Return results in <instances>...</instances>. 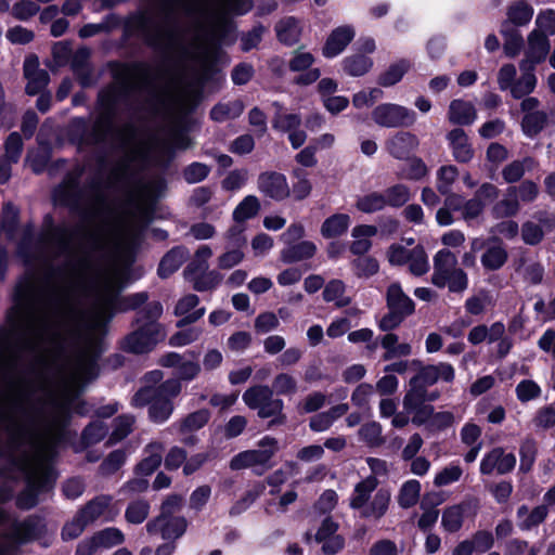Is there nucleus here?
<instances>
[{"instance_id":"nucleus-1","label":"nucleus","mask_w":555,"mask_h":555,"mask_svg":"<svg viewBox=\"0 0 555 555\" xmlns=\"http://www.w3.org/2000/svg\"><path fill=\"white\" fill-rule=\"evenodd\" d=\"M18 300L0 327V431L15 449L14 465L27 480L17 496L22 509L34 507L41 491L55 479L51 467L54 448L62 437L69 403L80 387L95 377L92 344L78 349L59 369L60 398H51L38 411L29 406L35 384L46 377L52 353L62 335L76 321L77 311L66 289L55 281H31L18 291Z\"/></svg>"},{"instance_id":"nucleus-2","label":"nucleus","mask_w":555,"mask_h":555,"mask_svg":"<svg viewBox=\"0 0 555 555\" xmlns=\"http://www.w3.org/2000/svg\"><path fill=\"white\" fill-rule=\"evenodd\" d=\"M82 173L83 169L76 167L54 190L53 196L57 204L78 212L87 224L77 228L65 224L51 228L43 235L42 243L55 256L65 258L62 273L67 279L77 282L91 280L90 306L83 313V321L94 334L102 330L115 310L137 309L147 301L149 296L142 292L118 298L124 270L115 264L99 270L82 250V247L100 250L108 242L105 225L92 224L107 208L102 178L95 176L86 185L80 186L79 180Z\"/></svg>"},{"instance_id":"nucleus-3","label":"nucleus","mask_w":555,"mask_h":555,"mask_svg":"<svg viewBox=\"0 0 555 555\" xmlns=\"http://www.w3.org/2000/svg\"><path fill=\"white\" fill-rule=\"evenodd\" d=\"M378 480L369 476L358 482L349 498L350 508L358 511L361 518L379 520L388 512L391 492L386 488L376 490Z\"/></svg>"},{"instance_id":"nucleus-4","label":"nucleus","mask_w":555,"mask_h":555,"mask_svg":"<svg viewBox=\"0 0 555 555\" xmlns=\"http://www.w3.org/2000/svg\"><path fill=\"white\" fill-rule=\"evenodd\" d=\"M430 282L438 288L462 294L468 288V275L459 267L456 255L448 248L439 249L433 258Z\"/></svg>"},{"instance_id":"nucleus-5","label":"nucleus","mask_w":555,"mask_h":555,"mask_svg":"<svg viewBox=\"0 0 555 555\" xmlns=\"http://www.w3.org/2000/svg\"><path fill=\"white\" fill-rule=\"evenodd\" d=\"M257 447V449L245 450L234 455L229 467L232 470L251 469L258 476L271 469L272 459L279 451L278 440L266 436L258 441Z\"/></svg>"},{"instance_id":"nucleus-6","label":"nucleus","mask_w":555,"mask_h":555,"mask_svg":"<svg viewBox=\"0 0 555 555\" xmlns=\"http://www.w3.org/2000/svg\"><path fill=\"white\" fill-rule=\"evenodd\" d=\"M242 398L249 409L257 410L259 417L275 416L271 421V425H282L286 422V416L283 414L284 403L281 399L274 398L273 390L269 386L256 385L249 387Z\"/></svg>"},{"instance_id":"nucleus-7","label":"nucleus","mask_w":555,"mask_h":555,"mask_svg":"<svg viewBox=\"0 0 555 555\" xmlns=\"http://www.w3.org/2000/svg\"><path fill=\"white\" fill-rule=\"evenodd\" d=\"M387 259L392 266L408 264L409 272L415 276H422L429 271L427 253L423 245L417 244L412 248L399 244H392L387 249Z\"/></svg>"},{"instance_id":"nucleus-8","label":"nucleus","mask_w":555,"mask_h":555,"mask_svg":"<svg viewBox=\"0 0 555 555\" xmlns=\"http://www.w3.org/2000/svg\"><path fill=\"white\" fill-rule=\"evenodd\" d=\"M165 337L164 327L157 322H145L127 335L121 341V348L131 353L151 351Z\"/></svg>"},{"instance_id":"nucleus-9","label":"nucleus","mask_w":555,"mask_h":555,"mask_svg":"<svg viewBox=\"0 0 555 555\" xmlns=\"http://www.w3.org/2000/svg\"><path fill=\"white\" fill-rule=\"evenodd\" d=\"M467 340L477 346L482 343L496 345V354L499 358H504L508 354L513 347V340L506 335V328L503 322H494L490 326L486 324H478L470 328L467 334Z\"/></svg>"},{"instance_id":"nucleus-10","label":"nucleus","mask_w":555,"mask_h":555,"mask_svg":"<svg viewBox=\"0 0 555 555\" xmlns=\"http://www.w3.org/2000/svg\"><path fill=\"white\" fill-rule=\"evenodd\" d=\"M372 119L379 127L401 128L413 126L416 121V114L399 104L383 103L372 111Z\"/></svg>"},{"instance_id":"nucleus-11","label":"nucleus","mask_w":555,"mask_h":555,"mask_svg":"<svg viewBox=\"0 0 555 555\" xmlns=\"http://www.w3.org/2000/svg\"><path fill=\"white\" fill-rule=\"evenodd\" d=\"M412 365L417 367L416 374L410 379L409 385L427 389L437 382L452 383L455 378V370L448 362L424 365L420 360H412Z\"/></svg>"},{"instance_id":"nucleus-12","label":"nucleus","mask_w":555,"mask_h":555,"mask_svg":"<svg viewBox=\"0 0 555 555\" xmlns=\"http://www.w3.org/2000/svg\"><path fill=\"white\" fill-rule=\"evenodd\" d=\"M188 520L183 516L158 515L151 519L145 528L151 535H160L165 541L175 542L188 529Z\"/></svg>"},{"instance_id":"nucleus-13","label":"nucleus","mask_w":555,"mask_h":555,"mask_svg":"<svg viewBox=\"0 0 555 555\" xmlns=\"http://www.w3.org/2000/svg\"><path fill=\"white\" fill-rule=\"evenodd\" d=\"M257 189L264 196L275 202L289 197L291 188L285 175L278 171H263L257 178Z\"/></svg>"},{"instance_id":"nucleus-14","label":"nucleus","mask_w":555,"mask_h":555,"mask_svg":"<svg viewBox=\"0 0 555 555\" xmlns=\"http://www.w3.org/2000/svg\"><path fill=\"white\" fill-rule=\"evenodd\" d=\"M274 106L278 108L273 120L272 127L279 131L288 133V140L294 149L300 147L307 139V134L300 129L301 117L298 114H288L281 112L282 106L275 102Z\"/></svg>"},{"instance_id":"nucleus-15","label":"nucleus","mask_w":555,"mask_h":555,"mask_svg":"<svg viewBox=\"0 0 555 555\" xmlns=\"http://www.w3.org/2000/svg\"><path fill=\"white\" fill-rule=\"evenodd\" d=\"M192 359L186 360L178 352H168L159 358V365L164 367H176L178 379L181 382H191L198 377L202 371L199 362L196 360V353L189 351Z\"/></svg>"},{"instance_id":"nucleus-16","label":"nucleus","mask_w":555,"mask_h":555,"mask_svg":"<svg viewBox=\"0 0 555 555\" xmlns=\"http://www.w3.org/2000/svg\"><path fill=\"white\" fill-rule=\"evenodd\" d=\"M516 466V456L514 453L505 452L502 447H495L487 452L480 461V474L506 475Z\"/></svg>"},{"instance_id":"nucleus-17","label":"nucleus","mask_w":555,"mask_h":555,"mask_svg":"<svg viewBox=\"0 0 555 555\" xmlns=\"http://www.w3.org/2000/svg\"><path fill=\"white\" fill-rule=\"evenodd\" d=\"M313 63L314 56L310 52L297 49L292 53L288 61V67L292 72L301 73L294 80L296 85L309 86L320 78V69L311 68Z\"/></svg>"},{"instance_id":"nucleus-18","label":"nucleus","mask_w":555,"mask_h":555,"mask_svg":"<svg viewBox=\"0 0 555 555\" xmlns=\"http://www.w3.org/2000/svg\"><path fill=\"white\" fill-rule=\"evenodd\" d=\"M80 519H83L88 525L103 519L112 521L117 515V511L113 505V498L111 495L101 494L89 501L79 512Z\"/></svg>"},{"instance_id":"nucleus-19","label":"nucleus","mask_w":555,"mask_h":555,"mask_svg":"<svg viewBox=\"0 0 555 555\" xmlns=\"http://www.w3.org/2000/svg\"><path fill=\"white\" fill-rule=\"evenodd\" d=\"M155 69L147 63H132L121 72L122 85L126 89L149 88L154 80Z\"/></svg>"},{"instance_id":"nucleus-20","label":"nucleus","mask_w":555,"mask_h":555,"mask_svg":"<svg viewBox=\"0 0 555 555\" xmlns=\"http://www.w3.org/2000/svg\"><path fill=\"white\" fill-rule=\"evenodd\" d=\"M23 73L27 79L25 90L29 95L40 93L49 83V74L39 67V60L36 55H29L25 59Z\"/></svg>"},{"instance_id":"nucleus-21","label":"nucleus","mask_w":555,"mask_h":555,"mask_svg":"<svg viewBox=\"0 0 555 555\" xmlns=\"http://www.w3.org/2000/svg\"><path fill=\"white\" fill-rule=\"evenodd\" d=\"M42 529L41 519L30 516L23 521H15L5 538L13 543L24 544L37 539L41 534Z\"/></svg>"},{"instance_id":"nucleus-22","label":"nucleus","mask_w":555,"mask_h":555,"mask_svg":"<svg viewBox=\"0 0 555 555\" xmlns=\"http://www.w3.org/2000/svg\"><path fill=\"white\" fill-rule=\"evenodd\" d=\"M354 35V29L351 26H340L335 28L330 34L323 46V55L327 59L337 56L351 42Z\"/></svg>"},{"instance_id":"nucleus-23","label":"nucleus","mask_w":555,"mask_h":555,"mask_svg":"<svg viewBox=\"0 0 555 555\" xmlns=\"http://www.w3.org/2000/svg\"><path fill=\"white\" fill-rule=\"evenodd\" d=\"M508 253L498 237L489 238L480 257L482 267L488 271L500 270L507 261Z\"/></svg>"},{"instance_id":"nucleus-24","label":"nucleus","mask_w":555,"mask_h":555,"mask_svg":"<svg viewBox=\"0 0 555 555\" xmlns=\"http://www.w3.org/2000/svg\"><path fill=\"white\" fill-rule=\"evenodd\" d=\"M447 140L452 149V155L459 163H469L474 157V149L467 133L462 128L452 129L447 134Z\"/></svg>"},{"instance_id":"nucleus-25","label":"nucleus","mask_w":555,"mask_h":555,"mask_svg":"<svg viewBox=\"0 0 555 555\" xmlns=\"http://www.w3.org/2000/svg\"><path fill=\"white\" fill-rule=\"evenodd\" d=\"M550 48L551 44L547 36L539 30H532L528 36L526 57L521 62H528L531 66H535L545 60Z\"/></svg>"},{"instance_id":"nucleus-26","label":"nucleus","mask_w":555,"mask_h":555,"mask_svg":"<svg viewBox=\"0 0 555 555\" xmlns=\"http://www.w3.org/2000/svg\"><path fill=\"white\" fill-rule=\"evenodd\" d=\"M539 167V162L532 156H525L520 159H514L505 165L501 171L503 180L508 183L521 181L526 172L533 171Z\"/></svg>"},{"instance_id":"nucleus-27","label":"nucleus","mask_w":555,"mask_h":555,"mask_svg":"<svg viewBox=\"0 0 555 555\" xmlns=\"http://www.w3.org/2000/svg\"><path fill=\"white\" fill-rule=\"evenodd\" d=\"M555 124V111L546 113L535 111L525 114L521 120V130L528 138L537 137L546 126Z\"/></svg>"},{"instance_id":"nucleus-28","label":"nucleus","mask_w":555,"mask_h":555,"mask_svg":"<svg viewBox=\"0 0 555 555\" xmlns=\"http://www.w3.org/2000/svg\"><path fill=\"white\" fill-rule=\"evenodd\" d=\"M418 140L411 132L400 131L386 142L387 151L396 158H405L416 146Z\"/></svg>"},{"instance_id":"nucleus-29","label":"nucleus","mask_w":555,"mask_h":555,"mask_svg":"<svg viewBox=\"0 0 555 555\" xmlns=\"http://www.w3.org/2000/svg\"><path fill=\"white\" fill-rule=\"evenodd\" d=\"M199 302V299L194 294H189L182 297L176 305L175 314L183 317L179 322L178 326H184L199 320L205 314V308L196 309L192 311Z\"/></svg>"},{"instance_id":"nucleus-30","label":"nucleus","mask_w":555,"mask_h":555,"mask_svg":"<svg viewBox=\"0 0 555 555\" xmlns=\"http://www.w3.org/2000/svg\"><path fill=\"white\" fill-rule=\"evenodd\" d=\"M386 300L388 310H395L405 315L414 312L415 305L413 300L405 295L399 283H391L386 292Z\"/></svg>"},{"instance_id":"nucleus-31","label":"nucleus","mask_w":555,"mask_h":555,"mask_svg":"<svg viewBox=\"0 0 555 555\" xmlns=\"http://www.w3.org/2000/svg\"><path fill=\"white\" fill-rule=\"evenodd\" d=\"M377 234V228L371 224H359L356 225L351 231L352 242L349 246L350 251L353 255H364L371 247V237Z\"/></svg>"},{"instance_id":"nucleus-32","label":"nucleus","mask_w":555,"mask_h":555,"mask_svg":"<svg viewBox=\"0 0 555 555\" xmlns=\"http://www.w3.org/2000/svg\"><path fill=\"white\" fill-rule=\"evenodd\" d=\"M165 450L164 443L159 441H152L144 448V457L137 465V470L141 475L149 476L153 474L163 461V453Z\"/></svg>"},{"instance_id":"nucleus-33","label":"nucleus","mask_w":555,"mask_h":555,"mask_svg":"<svg viewBox=\"0 0 555 555\" xmlns=\"http://www.w3.org/2000/svg\"><path fill=\"white\" fill-rule=\"evenodd\" d=\"M317 253V245L311 241H301L291 246H285L280 253V259L284 263H295L312 258Z\"/></svg>"},{"instance_id":"nucleus-34","label":"nucleus","mask_w":555,"mask_h":555,"mask_svg":"<svg viewBox=\"0 0 555 555\" xmlns=\"http://www.w3.org/2000/svg\"><path fill=\"white\" fill-rule=\"evenodd\" d=\"M477 117L476 109L470 102L453 100L449 105L448 118L454 125H470Z\"/></svg>"},{"instance_id":"nucleus-35","label":"nucleus","mask_w":555,"mask_h":555,"mask_svg":"<svg viewBox=\"0 0 555 555\" xmlns=\"http://www.w3.org/2000/svg\"><path fill=\"white\" fill-rule=\"evenodd\" d=\"M351 218L347 214L338 212L327 217L321 224L320 233L324 238H335L347 233Z\"/></svg>"},{"instance_id":"nucleus-36","label":"nucleus","mask_w":555,"mask_h":555,"mask_svg":"<svg viewBox=\"0 0 555 555\" xmlns=\"http://www.w3.org/2000/svg\"><path fill=\"white\" fill-rule=\"evenodd\" d=\"M519 67L521 76L515 80L511 91V94L515 99L530 94L537 85V77L533 73L534 66H531L528 62H520Z\"/></svg>"},{"instance_id":"nucleus-37","label":"nucleus","mask_w":555,"mask_h":555,"mask_svg":"<svg viewBox=\"0 0 555 555\" xmlns=\"http://www.w3.org/2000/svg\"><path fill=\"white\" fill-rule=\"evenodd\" d=\"M380 346L385 349L383 360L389 361L396 358L409 357L412 354V346L409 343H399L398 335L387 333L379 338Z\"/></svg>"},{"instance_id":"nucleus-38","label":"nucleus","mask_w":555,"mask_h":555,"mask_svg":"<svg viewBox=\"0 0 555 555\" xmlns=\"http://www.w3.org/2000/svg\"><path fill=\"white\" fill-rule=\"evenodd\" d=\"M468 507L467 502H461L446 507L441 515V526L444 531L455 533L464 524V514Z\"/></svg>"},{"instance_id":"nucleus-39","label":"nucleus","mask_w":555,"mask_h":555,"mask_svg":"<svg viewBox=\"0 0 555 555\" xmlns=\"http://www.w3.org/2000/svg\"><path fill=\"white\" fill-rule=\"evenodd\" d=\"M189 257V250L185 247L178 246L170 249L160 260L158 266V275L166 279L177 271Z\"/></svg>"},{"instance_id":"nucleus-40","label":"nucleus","mask_w":555,"mask_h":555,"mask_svg":"<svg viewBox=\"0 0 555 555\" xmlns=\"http://www.w3.org/2000/svg\"><path fill=\"white\" fill-rule=\"evenodd\" d=\"M533 12V8L528 2L524 0L515 1L507 7L506 21L504 23L509 27H512V25L518 27L525 26L531 21Z\"/></svg>"},{"instance_id":"nucleus-41","label":"nucleus","mask_w":555,"mask_h":555,"mask_svg":"<svg viewBox=\"0 0 555 555\" xmlns=\"http://www.w3.org/2000/svg\"><path fill=\"white\" fill-rule=\"evenodd\" d=\"M548 514L546 505H539L529 509L527 505H521L517 509L519 527L524 530H530L542 524Z\"/></svg>"},{"instance_id":"nucleus-42","label":"nucleus","mask_w":555,"mask_h":555,"mask_svg":"<svg viewBox=\"0 0 555 555\" xmlns=\"http://www.w3.org/2000/svg\"><path fill=\"white\" fill-rule=\"evenodd\" d=\"M275 31L282 43L292 46L298 42L301 35V26L298 20L287 16L276 24Z\"/></svg>"},{"instance_id":"nucleus-43","label":"nucleus","mask_w":555,"mask_h":555,"mask_svg":"<svg viewBox=\"0 0 555 555\" xmlns=\"http://www.w3.org/2000/svg\"><path fill=\"white\" fill-rule=\"evenodd\" d=\"M210 418V412L206 409L197 410L193 413L188 414L181 421L172 425L181 435L196 431L203 428Z\"/></svg>"},{"instance_id":"nucleus-44","label":"nucleus","mask_w":555,"mask_h":555,"mask_svg":"<svg viewBox=\"0 0 555 555\" xmlns=\"http://www.w3.org/2000/svg\"><path fill=\"white\" fill-rule=\"evenodd\" d=\"M212 256V250L207 245H202L195 251L193 258L185 267L183 274L188 281H191L193 278L197 276L199 273H203L208 269V260Z\"/></svg>"},{"instance_id":"nucleus-45","label":"nucleus","mask_w":555,"mask_h":555,"mask_svg":"<svg viewBox=\"0 0 555 555\" xmlns=\"http://www.w3.org/2000/svg\"><path fill=\"white\" fill-rule=\"evenodd\" d=\"M323 299L327 302H334L338 308L346 307L351 302V299L346 296V285L340 280H332L325 285Z\"/></svg>"},{"instance_id":"nucleus-46","label":"nucleus","mask_w":555,"mask_h":555,"mask_svg":"<svg viewBox=\"0 0 555 555\" xmlns=\"http://www.w3.org/2000/svg\"><path fill=\"white\" fill-rule=\"evenodd\" d=\"M520 211L518 198L508 194V188L504 197L498 201L491 208V216L494 219H504L516 216Z\"/></svg>"},{"instance_id":"nucleus-47","label":"nucleus","mask_w":555,"mask_h":555,"mask_svg":"<svg viewBox=\"0 0 555 555\" xmlns=\"http://www.w3.org/2000/svg\"><path fill=\"white\" fill-rule=\"evenodd\" d=\"M421 495V483L418 480L410 479L400 487L397 501L400 507L410 508L414 506Z\"/></svg>"},{"instance_id":"nucleus-48","label":"nucleus","mask_w":555,"mask_h":555,"mask_svg":"<svg viewBox=\"0 0 555 555\" xmlns=\"http://www.w3.org/2000/svg\"><path fill=\"white\" fill-rule=\"evenodd\" d=\"M501 34L504 37L503 49L506 56L515 57L518 55L524 47V39L520 33L503 23Z\"/></svg>"},{"instance_id":"nucleus-49","label":"nucleus","mask_w":555,"mask_h":555,"mask_svg":"<svg viewBox=\"0 0 555 555\" xmlns=\"http://www.w3.org/2000/svg\"><path fill=\"white\" fill-rule=\"evenodd\" d=\"M243 103L241 101L235 100L215 105L210 111V117L215 121L223 122L228 119H234L238 117L243 113Z\"/></svg>"},{"instance_id":"nucleus-50","label":"nucleus","mask_w":555,"mask_h":555,"mask_svg":"<svg viewBox=\"0 0 555 555\" xmlns=\"http://www.w3.org/2000/svg\"><path fill=\"white\" fill-rule=\"evenodd\" d=\"M508 194L518 198V203L530 204L533 203L539 194V185L532 180H522L518 185L508 188Z\"/></svg>"},{"instance_id":"nucleus-51","label":"nucleus","mask_w":555,"mask_h":555,"mask_svg":"<svg viewBox=\"0 0 555 555\" xmlns=\"http://www.w3.org/2000/svg\"><path fill=\"white\" fill-rule=\"evenodd\" d=\"M173 409L171 400L157 396L149 406V416L152 422L162 424L171 416Z\"/></svg>"},{"instance_id":"nucleus-52","label":"nucleus","mask_w":555,"mask_h":555,"mask_svg":"<svg viewBox=\"0 0 555 555\" xmlns=\"http://www.w3.org/2000/svg\"><path fill=\"white\" fill-rule=\"evenodd\" d=\"M372 59L363 54H354L343 61L344 70L349 76L353 77L363 76L372 68Z\"/></svg>"},{"instance_id":"nucleus-53","label":"nucleus","mask_w":555,"mask_h":555,"mask_svg":"<svg viewBox=\"0 0 555 555\" xmlns=\"http://www.w3.org/2000/svg\"><path fill=\"white\" fill-rule=\"evenodd\" d=\"M517 271L521 273L526 282L533 285L540 284L544 276L543 266L539 261L531 259L521 258Z\"/></svg>"},{"instance_id":"nucleus-54","label":"nucleus","mask_w":555,"mask_h":555,"mask_svg":"<svg viewBox=\"0 0 555 555\" xmlns=\"http://www.w3.org/2000/svg\"><path fill=\"white\" fill-rule=\"evenodd\" d=\"M358 210L365 214H373L386 207L384 194L379 192H371L359 196L356 201Z\"/></svg>"},{"instance_id":"nucleus-55","label":"nucleus","mask_w":555,"mask_h":555,"mask_svg":"<svg viewBox=\"0 0 555 555\" xmlns=\"http://www.w3.org/2000/svg\"><path fill=\"white\" fill-rule=\"evenodd\" d=\"M260 210V202L255 195H247L235 207L233 211V219L242 222L255 217Z\"/></svg>"},{"instance_id":"nucleus-56","label":"nucleus","mask_w":555,"mask_h":555,"mask_svg":"<svg viewBox=\"0 0 555 555\" xmlns=\"http://www.w3.org/2000/svg\"><path fill=\"white\" fill-rule=\"evenodd\" d=\"M359 437L361 441L370 447H379L385 442L383 428L375 421L363 424L359 429Z\"/></svg>"},{"instance_id":"nucleus-57","label":"nucleus","mask_w":555,"mask_h":555,"mask_svg":"<svg viewBox=\"0 0 555 555\" xmlns=\"http://www.w3.org/2000/svg\"><path fill=\"white\" fill-rule=\"evenodd\" d=\"M538 453L537 442L532 438H526L521 441L519 448L520 465L519 470L529 473L535 462Z\"/></svg>"},{"instance_id":"nucleus-58","label":"nucleus","mask_w":555,"mask_h":555,"mask_svg":"<svg viewBox=\"0 0 555 555\" xmlns=\"http://www.w3.org/2000/svg\"><path fill=\"white\" fill-rule=\"evenodd\" d=\"M410 63L401 60L392 65L378 77V83L383 87H391L399 82L403 75L409 70Z\"/></svg>"},{"instance_id":"nucleus-59","label":"nucleus","mask_w":555,"mask_h":555,"mask_svg":"<svg viewBox=\"0 0 555 555\" xmlns=\"http://www.w3.org/2000/svg\"><path fill=\"white\" fill-rule=\"evenodd\" d=\"M384 198L386 206L401 207L411 198L410 189L404 184H396L385 190Z\"/></svg>"},{"instance_id":"nucleus-60","label":"nucleus","mask_w":555,"mask_h":555,"mask_svg":"<svg viewBox=\"0 0 555 555\" xmlns=\"http://www.w3.org/2000/svg\"><path fill=\"white\" fill-rule=\"evenodd\" d=\"M270 388L273 390V393L292 396L297 392L298 384L292 374L282 372L274 376L272 387Z\"/></svg>"},{"instance_id":"nucleus-61","label":"nucleus","mask_w":555,"mask_h":555,"mask_svg":"<svg viewBox=\"0 0 555 555\" xmlns=\"http://www.w3.org/2000/svg\"><path fill=\"white\" fill-rule=\"evenodd\" d=\"M150 514V504L145 500L131 502L125 512V518L129 524H142Z\"/></svg>"},{"instance_id":"nucleus-62","label":"nucleus","mask_w":555,"mask_h":555,"mask_svg":"<svg viewBox=\"0 0 555 555\" xmlns=\"http://www.w3.org/2000/svg\"><path fill=\"white\" fill-rule=\"evenodd\" d=\"M459 176V170L453 165H447L439 168L437 171V190L441 194H448L451 191L452 184Z\"/></svg>"},{"instance_id":"nucleus-63","label":"nucleus","mask_w":555,"mask_h":555,"mask_svg":"<svg viewBox=\"0 0 555 555\" xmlns=\"http://www.w3.org/2000/svg\"><path fill=\"white\" fill-rule=\"evenodd\" d=\"M248 181V170L241 168L228 172L221 181V186L227 192H234L242 189Z\"/></svg>"},{"instance_id":"nucleus-64","label":"nucleus","mask_w":555,"mask_h":555,"mask_svg":"<svg viewBox=\"0 0 555 555\" xmlns=\"http://www.w3.org/2000/svg\"><path fill=\"white\" fill-rule=\"evenodd\" d=\"M245 254L241 247L227 246L224 253L217 258L219 269L229 270L244 260Z\"/></svg>"}]
</instances>
